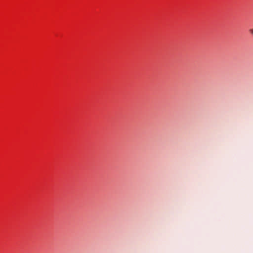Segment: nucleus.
Wrapping results in <instances>:
<instances>
[{"instance_id": "obj_1", "label": "nucleus", "mask_w": 253, "mask_h": 253, "mask_svg": "<svg viewBox=\"0 0 253 253\" xmlns=\"http://www.w3.org/2000/svg\"><path fill=\"white\" fill-rule=\"evenodd\" d=\"M249 31L252 35H253V29H250Z\"/></svg>"}]
</instances>
